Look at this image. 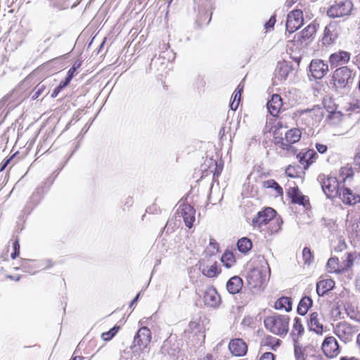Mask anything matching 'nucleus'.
<instances>
[{
    "mask_svg": "<svg viewBox=\"0 0 360 360\" xmlns=\"http://www.w3.org/2000/svg\"><path fill=\"white\" fill-rule=\"evenodd\" d=\"M270 274V268L267 261L264 258L258 259V264L251 268L247 274V281L253 288L261 286Z\"/></svg>",
    "mask_w": 360,
    "mask_h": 360,
    "instance_id": "obj_1",
    "label": "nucleus"
},
{
    "mask_svg": "<svg viewBox=\"0 0 360 360\" xmlns=\"http://www.w3.org/2000/svg\"><path fill=\"white\" fill-rule=\"evenodd\" d=\"M352 70L347 66L337 68L332 77L335 90L342 94L347 93L353 82Z\"/></svg>",
    "mask_w": 360,
    "mask_h": 360,
    "instance_id": "obj_2",
    "label": "nucleus"
},
{
    "mask_svg": "<svg viewBox=\"0 0 360 360\" xmlns=\"http://www.w3.org/2000/svg\"><path fill=\"white\" fill-rule=\"evenodd\" d=\"M289 316L287 315L274 314L264 319L265 328L271 333L284 337L287 335L289 329Z\"/></svg>",
    "mask_w": 360,
    "mask_h": 360,
    "instance_id": "obj_3",
    "label": "nucleus"
},
{
    "mask_svg": "<svg viewBox=\"0 0 360 360\" xmlns=\"http://www.w3.org/2000/svg\"><path fill=\"white\" fill-rule=\"evenodd\" d=\"M275 214L276 211L274 209L266 207L257 213V217L252 219V225L254 227L260 228L268 223H270L271 226L276 224L275 227H271L270 231L271 233H277L281 229L283 221L280 218H275Z\"/></svg>",
    "mask_w": 360,
    "mask_h": 360,
    "instance_id": "obj_4",
    "label": "nucleus"
},
{
    "mask_svg": "<svg viewBox=\"0 0 360 360\" xmlns=\"http://www.w3.org/2000/svg\"><path fill=\"white\" fill-rule=\"evenodd\" d=\"M150 341V330L146 326L141 327L134 336L133 345L131 347L133 356L136 359H139L141 353L147 352Z\"/></svg>",
    "mask_w": 360,
    "mask_h": 360,
    "instance_id": "obj_5",
    "label": "nucleus"
},
{
    "mask_svg": "<svg viewBox=\"0 0 360 360\" xmlns=\"http://www.w3.org/2000/svg\"><path fill=\"white\" fill-rule=\"evenodd\" d=\"M324 110L319 105H314L312 108L299 110L295 112L298 120L308 127H314L319 124L323 117Z\"/></svg>",
    "mask_w": 360,
    "mask_h": 360,
    "instance_id": "obj_6",
    "label": "nucleus"
},
{
    "mask_svg": "<svg viewBox=\"0 0 360 360\" xmlns=\"http://www.w3.org/2000/svg\"><path fill=\"white\" fill-rule=\"evenodd\" d=\"M317 179L327 198H333L338 195L340 190L336 177L320 174Z\"/></svg>",
    "mask_w": 360,
    "mask_h": 360,
    "instance_id": "obj_7",
    "label": "nucleus"
},
{
    "mask_svg": "<svg viewBox=\"0 0 360 360\" xmlns=\"http://www.w3.org/2000/svg\"><path fill=\"white\" fill-rule=\"evenodd\" d=\"M358 331L357 326L347 321L339 322L333 328V333L345 343L351 342Z\"/></svg>",
    "mask_w": 360,
    "mask_h": 360,
    "instance_id": "obj_8",
    "label": "nucleus"
},
{
    "mask_svg": "<svg viewBox=\"0 0 360 360\" xmlns=\"http://www.w3.org/2000/svg\"><path fill=\"white\" fill-rule=\"evenodd\" d=\"M353 9V4L349 0L340 1L330 6L327 15L332 18H340L350 15Z\"/></svg>",
    "mask_w": 360,
    "mask_h": 360,
    "instance_id": "obj_9",
    "label": "nucleus"
},
{
    "mask_svg": "<svg viewBox=\"0 0 360 360\" xmlns=\"http://www.w3.org/2000/svg\"><path fill=\"white\" fill-rule=\"evenodd\" d=\"M303 24L302 11L300 9L290 12L287 16L286 30L292 33L298 30Z\"/></svg>",
    "mask_w": 360,
    "mask_h": 360,
    "instance_id": "obj_10",
    "label": "nucleus"
},
{
    "mask_svg": "<svg viewBox=\"0 0 360 360\" xmlns=\"http://www.w3.org/2000/svg\"><path fill=\"white\" fill-rule=\"evenodd\" d=\"M321 348L325 356L328 358H334L340 352L338 342L333 336H328L324 339Z\"/></svg>",
    "mask_w": 360,
    "mask_h": 360,
    "instance_id": "obj_11",
    "label": "nucleus"
},
{
    "mask_svg": "<svg viewBox=\"0 0 360 360\" xmlns=\"http://www.w3.org/2000/svg\"><path fill=\"white\" fill-rule=\"evenodd\" d=\"M309 72L314 79H320L328 72V65L323 60L314 59L310 63Z\"/></svg>",
    "mask_w": 360,
    "mask_h": 360,
    "instance_id": "obj_12",
    "label": "nucleus"
},
{
    "mask_svg": "<svg viewBox=\"0 0 360 360\" xmlns=\"http://www.w3.org/2000/svg\"><path fill=\"white\" fill-rule=\"evenodd\" d=\"M178 214L184 219V221L188 228H191L195 220V210L188 204H183L179 206Z\"/></svg>",
    "mask_w": 360,
    "mask_h": 360,
    "instance_id": "obj_13",
    "label": "nucleus"
},
{
    "mask_svg": "<svg viewBox=\"0 0 360 360\" xmlns=\"http://www.w3.org/2000/svg\"><path fill=\"white\" fill-rule=\"evenodd\" d=\"M323 316L318 312H312L309 315L307 321L309 330L314 331L317 335H322L323 333V326L321 322Z\"/></svg>",
    "mask_w": 360,
    "mask_h": 360,
    "instance_id": "obj_14",
    "label": "nucleus"
},
{
    "mask_svg": "<svg viewBox=\"0 0 360 360\" xmlns=\"http://www.w3.org/2000/svg\"><path fill=\"white\" fill-rule=\"evenodd\" d=\"M351 53L345 51H339L332 53L329 57V63L332 67H338L348 63Z\"/></svg>",
    "mask_w": 360,
    "mask_h": 360,
    "instance_id": "obj_15",
    "label": "nucleus"
},
{
    "mask_svg": "<svg viewBox=\"0 0 360 360\" xmlns=\"http://www.w3.org/2000/svg\"><path fill=\"white\" fill-rule=\"evenodd\" d=\"M230 352L236 356H244L248 351V346L242 339H233L229 345Z\"/></svg>",
    "mask_w": 360,
    "mask_h": 360,
    "instance_id": "obj_16",
    "label": "nucleus"
},
{
    "mask_svg": "<svg viewBox=\"0 0 360 360\" xmlns=\"http://www.w3.org/2000/svg\"><path fill=\"white\" fill-rule=\"evenodd\" d=\"M338 37V26L335 23H330L324 29L322 42L324 45H330L335 42Z\"/></svg>",
    "mask_w": 360,
    "mask_h": 360,
    "instance_id": "obj_17",
    "label": "nucleus"
},
{
    "mask_svg": "<svg viewBox=\"0 0 360 360\" xmlns=\"http://www.w3.org/2000/svg\"><path fill=\"white\" fill-rule=\"evenodd\" d=\"M179 351L180 347L179 342L172 338H169L165 340L162 346V353H167L170 356H176Z\"/></svg>",
    "mask_w": 360,
    "mask_h": 360,
    "instance_id": "obj_18",
    "label": "nucleus"
},
{
    "mask_svg": "<svg viewBox=\"0 0 360 360\" xmlns=\"http://www.w3.org/2000/svg\"><path fill=\"white\" fill-rule=\"evenodd\" d=\"M301 137V132L298 129H292L285 133V139L281 142L283 149H288L290 145L297 142Z\"/></svg>",
    "mask_w": 360,
    "mask_h": 360,
    "instance_id": "obj_19",
    "label": "nucleus"
},
{
    "mask_svg": "<svg viewBox=\"0 0 360 360\" xmlns=\"http://www.w3.org/2000/svg\"><path fill=\"white\" fill-rule=\"evenodd\" d=\"M342 201L347 205H355L360 202V195L354 194L347 188L340 189L338 194Z\"/></svg>",
    "mask_w": 360,
    "mask_h": 360,
    "instance_id": "obj_20",
    "label": "nucleus"
},
{
    "mask_svg": "<svg viewBox=\"0 0 360 360\" xmlns=\"http://www.w3.org/2000/svg\"><path fill=\"white\" fill-rule=\"evenodd\" d=\"M203 299L205 304L210 307H215L220 302V296L214 288L207 289L204 294Z\"/></svg>",
    "mask_w": 360,
    "mask_h": 360,
    "instance_id": "obj_21",
    "label": "nucleus"
},
{
    "mask_svg": "<svg viewBox=\"0 0 360 360\" xmlns=\"http://www.w3.org/2000/svg\"><path fill=\"white\" fill-rule=\"evenodd\" d=\"M266 105L270 114L273 116H276L283 105L282 98L280 95L274 94Z\"/></svg>",
    "mask_w": 360,
    "mask_h": 360,
    "instance_id": "obj_22",
    "label": "nucleus"
},
{
    "mask_svg": "<svg viewBox=\"0 0 360 360\" xmlns=\"http://www.w3.org/2000/svg\"><path fill=\"white\" fill-rule=\"evenodd\" d=\"M304 333V328L302 324L301 319L298 317L295 318L293 320L292 328L290 333L293 342L300 341V339L302 338Z\"/></svg>",
    "mask_w": 360,
    "mask_h": 360,
    "instance_id": "obj_23",
    "label": "nucleus"
},
{
    "mask_svg": "<svg viewBox=\"0 0 360 360\" xmlns=\"http://www.w3.org/2000/svg\"><path fill=\"white\" fill-rule=\"evenodd\" d=\"M243 285V280L239 276H235L228 281L226 283V288L229 293L234 295L240 291Z\"/></svg>",
    "mask_w": 360,
    "mask_h": 360,
    "instance_id": "obj_24",
    "label": "nucleus"
},
{
    "mask_svg": "<svg viewBox=\"0 0 360 360\" xmlns=\"http://www.w3.org/2000/svg\"><path fill=\"white\" fill-rule=\"evenodd\" d=\"M334 285L335 282L330 278L319 281L316 283V292L319 296H323L327 292L332 290Z\"/></svg>",
    "mask_w": 360,
    "mask_h": 360,
    "instance_id": "obj_25",
    "label": "nucleus"
},
{
    "mask_svg": "<svg viewBox=\"0 0 360 360\" xmlns=\"http://www.w3.org/2000/svg\"><path fill=\"white\" fill-rule=\"evenodd\" d=\"M312 300L307 296L302 298L297 306V312L300 315H305L312 305Z\"/></svg>",
    "mask_w": 360,
    "mask_h": 360,
    "instance_id": "obj_26",
    "label": "nucleus"
},
{
    "mask_svg": "<svg viewBox=\"0 0 360 360\" xmlns=\"http://www.w3.org/2000/svg\"><path fill=\"white\" fill-rule=\"evenodd\" d=\"M276 309H284L286 311L292 310V301L290 297H282L279 298L274 304Z\"/></svg>",
    "mask_w": 360,
    "mask_h": 360,
    "instance_id": "obj_27",
    "label": "nucleus"
},
{
    "mask_svg": "<svg viewBox=\"0 0 360 360\" xmlns=\"http://www.w3.org/2000/svg\"><path fill=\"white\" fill-rule=\"evenodd\" d=\"M316 157V153L313 150H309L306 153L303 154V155L301 157L300 155H297V158H300V162L301 164L304 165L306 163V166L309 167L312 162H314V159Z\"/></svg>",
    "mask_w": 360,
    "mask_h": 360,
    "instance_id": "obj_28",
    "label": "nucleus"
},
{
    "mask_svg": "<svg viewBox=\"0 0 360 360\" xmlns=\"http://www.w3.org/2000/svg\"><path fill=\"white\" fill-rule=\"evenodd\" d=\"M345 311L350 319L360 323V311L352 304H347Z\"/></svg>",
    "mask_w": 360,
    "mask_h": 360,
    "instance_id": "obj_29",
    "label": "nucleus"
},
{
    "mask_svg": "<svg viewBox=\"0 0 360 360\" xmlns=\"http://www.w3.org/2000/svg\"><path fill=\"white\" fill-rule=\"evenodd\" d=\"M252 241L245 237L239 239L237 243L238 250L239 252L244 254L248 252L252 248Z\"/></svg>",
    "mask_w": 360,
    "mask_h": 360,
    "instance_id": "obj_30",
    "label": "nucleus"
},
{
    "mask_svg": "<svg viewBox=\"0 0 360 360\" xmlns=\"http://www.w3.org/2000/svg\"><path fill=\"white\" fill-rule=\"evenodd\" d=\"M292 202L303 206L309 204V200L306 196L302 195L297 189H294L291 195Z\"/></svg>",
    "mask_w": 360,
    "mask_h": 360,
    "instance_id": "obj_31",
    "label": "nucleus"
},
{
    "mask_svg": "<svg viewBox=\"0 0 360 360\" xmlns=\"http://www.w3.org/2000/svg\"><path fill=\"white\" fill-rule=\"evenodd\" d=\"M221 262L226 268H231L236 263V259L233 253L231 251H226L221 256Z\"/></svg>",
    "mask_w": 360,
    "mask_h": 360,
    "instance_id": "obj_32",
    "label": "nucleus"
},
{
    "mask_svg": "<svg viewBox=\"0 0 360 360\" xmlns=\"http://www.w3.org/2000/svg\"><path fill=\"white\" fill-rule=\"evenodd\" d=\"M219 272L220 270L218 269L217 263L205 266L202 269V274L208 278H213L219 274Z\"/></svg>",
    "mask_w": 360,
    "mask_h": 360,
    "instance_id": "obj_33",
    "label": "nucleus"
},
{
    "mask_svg": "<svg viewBox=\"0 0 360 360\" xmlns=\"http://www.w3.org/2000/svg\"><path fill=\"white\" fill-rule=\"evenodd\" d=\"M316 32V26L314 25H309L307 27H305L300 34V38L303 39H309L312 37Z\"/></svg>",
    "mask_w": 360,
    "mask_h": 360,
    "instance_id": "obj_34",
    "label": "nucleus"
},
{
    "mask_svg": "<svg viewBox=\"0 0 360 360\" xmlns=\"http://www.w3.org/2000/svg\"><path fill=\"white\" fill-rule=\"evenodd\" d=\"M343 114L340 111L330 112L328 115V120L331 124H338L342 120Z\"/></svg>",
    "mask_w": 360,
    "mask_h": 360,
    "instance_id": "obj_35",
    "label": "nucleus"
},
{
    "mask_svg": "<svg viewBox=\"0 0 360 360\" xmlns=\"http://www.w3.org/2000/svg\"><path fill=\"white\" fill-rule=\"evenodd\" d=\"M281 340L271 336H267L264 341V345L269 346L271 349L276 351L281 345Z\"/></svg>",
    "mask_w": 360,
    "mask_h": 360,
    "instance_id": "obj_36",
    "label": "nucleus"
},
{
    "mask_svg": "<svg viewBox=\"0 0 360 360\" xmlns=\"http://www.w3.org/2000/svg\"><path fill=\"white\" fill-rule=\"evenodd\" d=\"M188 326H189L190 330H191L192 331H196V333L201 332V330L203 328V327H202L203 324L200 318H196V319H193L189 323Z\"/></svg>",
    "mask_w": 360,
    "mask_h": 360,
    "instance_id": "obj_37",
    "label": "nucleus"
},
{
    "mask_svg": "<svg viewBox=\"0 0 360 360\" xmlns=\"http://www.w3.org/2000/svg\"><path fill=\"white\" fill-rule=\"evenodd\" d=\"M294 352L296 360H304V350L300 341L294 342Z\"/></svg>",
    "mask_w": 360,
    "mask_h": 360,
    "instance_id": "obj_38",
    "label": "nucleus"
},
{
    "mask_svg": "<svg viewBox=\"0 0 360 360\" xmlns=\"http://www.w3.org/2000/svg\"><path fill=\"white\" fill-rule=\"evenodd\" d=\"M33 262L30 260H25L22 264V271L30 274H34L36 271L34 270V267H38L37 264H32Z\"/></svg>",
    "mask_w": 360,
    "mask_h": 360,
    "instance_id": "obj_39",
    "label": "nucleus"
},
{
    "mask_svg": "<svg viewBox=\"0 0 360 360\" xmlns=\"http://www.w3.org/2000/svg\"><path fill=\"white\" fill-rule=\"evenodd\" d=\"M338 259L337 257H331L327 262V267L330 272H335L338 271Z\"/></svg>",
    "mask_w": 360,
    "mask_h": 360,
    "instance_id": "obj_40",
    "label": "nucleus"
},
{
    "mask_svg": "<svg viewBox=\"0 0 360 360\" xmlns=\"http://www.w3.org/2000/svg\"><path fill=\"white\" fill-rule=\"evenodd\" d=\"M119 329V326H114L109 331L103 333L101 335L103 340L105 341L111 340L115 336V335L118 332Z\"/></svg>",
    "mask_w": 360,
    "mask_h": 360,
    "instance_id": "obj_41",
    "label": "nucleus"
},
{
    "mask_svg": "<svg viewBox=\"0 0 360 360\" xmlns=\"http://www.w3.org/2000/svg\"><path fill=\"white\" fill-rule=\"evenodd\" d=\"M302 257L304 264H310L313 260V256L311 250L308 248H304L302 250Z\"/></svg>",
    "mask_w": 360,
    "mask_h": 360,
    "instance_id": "obj_42",
    "label": "nucleus"
},
{
    "mask_svg": "<svg viewBox=\"0 0 360 360\" xmlns=\"http://www.w3.org/2000/svg\"><path fill=\"white\" fill-rule=\"evenodd\" d=\"M290 71V68L287 65H284L280 67L279 69V76L282 79H285L288 72Z\"/></svg>",
    "mask_w": 360,
    "mask_h": 360,
    "instance_id": "obj_43",
    "label": "nucleus"
},
{
    "mask_svg": "<svg viewBox=\"0 0 360 360\" xmlns=\"http://www.w3.org/2000/svg\"><path fill=\"white\" fill-rule=\"evenodd\" d=\"M13 252L11 253V257L15 259L20 254V244L18 240H15L13 243Z\"/></svg>",
    "mask_w": 360,
    "mask_h": 360,
    "instance_id": "obj_44",
    "label": "nucleus"
},
{
    "mask_svg": "<svg viewBox=\"0 0 360 360\" xmlns=\"http://www.w3.org/2000/svg\"><path fill=\"white\" fill-rule=\"evenodd\" d=\"M37 266L39 268H41V269H47V268H49L51 266H52V262L51 260L49 259H47V260H45V261H42V262H40L37 264Z\"/></svg>",
    "mask_w": 360,
    "mask_h": 360,
    "instance_id": "obj_45",
    "label": "nucleus"
},
{
    "mask_svg": "<svg viewBox=\"0 0 360 360\" xmlns=\"http://www.w3.org/2000/svg\"><path fill=\"white\" fill-rule=\"evenodd\" d=\"M262 185L264 188H272L275 185H276V181L274 179H269L263 181Z\"/></svg>",
    "mask_w": 360,
    "mask_h": 360,
    "instance_id": "obj_46",
    "label": "nucleus"
},
{
    "mask_svg": "<svg viewBox=\"0 0 360 360\" xmlns=\"http://www.w3.org/2000/svg\"><path fill=\"white\" fill-rule=\"evenodd\" d=\"M243 86H240V85H238L237 89H236V91H234V96H233V99L234 100H236V101H240V96H241V91H243Z\"/></svg>",
    "mask_w": 360,
    "mask_h": 360,
    "instance_id": "obj_47",
    "label": "nucleus"
},
{
    "mask_svg": "<svg viewBox=\"0 0 360 360\" xmlns=\"http://www.w3.org/2000/svg\"><path fill=\"white\" fill-rule=\"evenodd\" d=\"M259 360H275L274 355L271 352L264 353Z\"/></svg>",
    "mask_w": 360,
    "mask_h": 360,
    "instance_id": "obj_48",
    "label": "nucleus"
},
{
    "mask_svg": "<svg viewBox=\"0 0 360 360\" xmlns=\"http://www.w3.org/2000/svg\"><path fill=\"white\" fill-rule=\"evenodd\" d=\"M50 2V5L53 7L61 9L63 7L62 1L63 0H49Z\"/></svg>",
    "mask_w": 360,
    "mask_h": 360,
    "instance_id": "obj_49",
    "label": "nucleus"
},
{
    "mask_svg": "<svg viewBox=\"0 0 360 360\" xmlns=\"http://www.w3.org/2000/svg\"><path fill=\"white\" fill-rule=\"evenodd\" d=\"M80 66V63H78L77 65L75 64L68 71V77H70L71 79L75 75V72H76V70L77 68Z\"/></svg>",
    "mask_w": 360,
    "mask_h": 360,
    "instance_id": "obj_50",
    "label": "nucleus"
},
{
    "mask_svg": "<svg viewBox=\"0 0 360 360\" xmlns=\"http://www.w3.org/2000/svg\"><path fill=\"white\" fill-rule=\"evenodd\" d=\"M275 23H276L275 17L274 16H271L270 18V19L269 20V21L267 22H266V24L264 25L265 28L266 29L272 28V27H274Z\"/></svg>",
    "mask_w": 360,
    "mask_h": 360,
    "instance_id": "obj_51",
    "label": "nucleus"
},
{
    "mask_svg": "<svg viewBox=\"0 0 360 360\" xmlns=\"http://www.w3.org/2000/svg\"><path fill=\"white\" fill-rule=\"evenodd\" d=\"M316 148L320 153H324L327 150V146L322 143H316Z\"/></svg>",
    "mask_w": 360,
    "mask_h": 360,
    "instance_id": "obj_52",
    "label": "nucleus"
},
{
    "mask_svg": "<svg viewBox=\"0 0 360 360\" xmlns=\"http://www.w3.org/2000/svg\"><path fill=\"white\" fill-rule=\"evenodd\" d=\"M272 188H274L277 195H279V196H282L283 194V188H281V186H280L278 185V184L276 182V185H275Z\"/></svg>",
    "mask_w": 360,
    "mask_h": 360,
    "instance_id": "obj_53",
    "label": "nucleus"
},
{
    "mask_svg": "<svg viewBox=\"0 0 360 360\" xmlns=\"http://www.w3.org/2000/svg\"><path fill=\"white\" fill-rule=\"evenodd\" d=\"M239 102L240 101H236V100H233V101L231 102V103L230 104V107L231 108V110H237V108H238V105H239Z\"/></svg>",
    "mask_w": 360,
    "mask_h": 360,
    "instance_id": "obj_54",
    "label": "nucleus"
},
{
    "mask_svg": "<svg viewBox=\"0 0 360 360\" xmlns=\"http://www.w3.org/2000/svg\"><path fill=\"white\" fill-rule=\"evenodd\" d=\"M70 81H71V79L70 77H67L65 78V80L64 82H61L58 86L61 87V90H62L64 87H65L67 85L69 84Z\"/></svg>",
    "mask_w": 360,
    "mask_h": 360,
    "instance_id": "obj_55",
    "label": "nucleus"
},
{
    "mask_svg": "<svg viewBox=\"0 0 360 360\" xmlns=\"http://www.w3.org/2000/svg\"><path fill=\"white\" fill-rule=\"evenodd\" d=\"M70 81H71V79L70 77H67L65 78V80L64 82H61L58 86L61 87V90H62L64 87H65L67 85L69 84Z\"/></svg>",
    "mask_w": 360,
    "mask_h": 360,
    "instance_id": "obj_56",
    "label": "nucleus"
},
{
    "mask_svg": "<svg viewBox=\"0 0 360 360\" xmlns=\"http://www.w3.org/2000/svg\"><path fill=\"white\" fill-rule=\"evenodd\" d=\"M70 81H71V79L70 77H67L65 78V80L64 82H61L58 86L61 87V90H62L64 87H65L67 85L69 84Z\"/></svg>",
    "mask_w": 360,
    "mask_h": 360,
    "instance_id": "obj_57",
    "label": "nucleus"
},
{
    "mask_svg": "<svg viewBox=\"0 0 360 360\" xmlns=\"http://www.w3.org/2000/svg\"><path fill=\"white\" fill-rule=\"evenodd\" d=\"M60 91H61V87L57 86L56 88H55V89L53 91V92L51 94V97L56 98L58 95V94L60 93Z\"/></svg>",
    "mask_w": 360,
    "mask_h": 360,
    "instance_id": "obj_58",
    "label": "nucleus"
},
{
    "mask_svg": "<svg viewBox=\"0 0 360 360\" xmlns=\"http://www.w3.org/2000/svg\"><path fill=\"white\" fill-rule=\"evenodd\" d=\"M210 245L212 246L214 249H216V250L218 249V244H217V241L213 238H210Z\"/></svg>",
    "mask_w": 360,
    "mask_h": 360,
    "instance_id": "obj_59",
    "label": "nucleus"
},
{
    "mask_svg": "<svg viewBox=\"0 0 360 360\" xmlns=\"http://www.w3.org/2000/svg\"><path fill=\"white\" fill-rule=\"evenodd\" d=\"M298 0H286L285 6L288 7H291L295 3H296Z\"/></svg>",
    "mask_w": 360,
    "mask_h": 360,
    "instance_id": "obj_60",
    "label": "nucleus"
},
{
    "mask_svg": "<svg viewBox=\"0 0 360 360\" xmlns=\"http://www.w3.org/2000/svg\"><path fill=\"white\" fill-rule=\"evenodd\" d=\"M355 283H356V288L360 290V274L357 276L356 278V281H355Z\"/></svg>",
    "mask_w": 360,
    "mask_h": 360,
    "instance_id": "obj_61",
    "label": "nucleus"
},
{
    "mask_svg": "<svg viewBox=\"0 0 360 360\" xmlns=\"http://www.w3.org/2000/svg\"><path fill=\"white\" fill-rule=\"evenodd\" d=\"M340 360H359L355 357H348V356H342L340 358Z\"/></svg>",
    "mask_w": 360,
    "mask_h": 360,
    "instance_id": "obj_62",
    "label": "nucleus"
},
{
    "mask_svg": "<svg viewBox=\"0 0 360 360\" xmlns=\"http://www.w3.org/2000/svg\"><path fill=\"white\" fill-rule=\"evenodd\" d=\"M356 345H357L359 351L360 352V333L357 335V338H356Z\"/></svg>",
    "mask_w": 360,
    "mask_h": 360,
    "instance_id": "obj_63",
    "label": "nucleus"
},
{
    "mask_svg": "<svg viewBox=\"0 0 360 360\" xmlns=\"http://www.w3.org/2000/svg\"><path fill=\"white\" fill-rule=\"evenodd\" d=\"M200 360H214V359L211 354H207L205 357H204Z\"/></svg>",
    "mask_w": 360,
    "mask_h": 360,
    "instance_id": "obj_64",
    "label": "nucleus"
}]
</instances>
